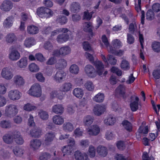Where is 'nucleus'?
I'll return each mask as SVG.
<instances>
[{
  "label": "nucleus",
  "mask_w": 160,
  "mask_h": 160,
  "mask_svg": "<svg viewBox=\"0 0 160 160\" xmlns=\"http://www.w3.org/2000/svg\"><path fill=\"white\" fill-rule=\"evenodd\" d=\"M67 65V62L64 59H59L57 64H56V66L57 68H62L65 67Z\"/></svg>",
  "instance_id": "obj_34"
},
{
  "label": "nucleus",
  "mask_w": 160,
  "mask_h": 160,
  "mask_svg": "<svg viewBox=\"0 0 160 160\" xmlns=\"http://www.w3.org/2000/svg\"><path fill=\"white\" fill-rule=\"evenodd\" d=\"M20 56V53L17 50L12 51L9 54V58L12 61H16L19 58Z\"/></svg>",
  "instance_id": "obj_14"
},
{
  "label": "nucleus",
  "mask_w": 160,
  "mask_h": 160,
  "mask_svg": "<svg viewBox=\"0 0 160 160\" xmlns=\"http://www.w3.org/2000/svg\"><path fill=\"white\" fill-rule=\"evenodd\" d=\"M3 140L5 143L8 144H10L13 142V137L12 134H7L3 136Z\"/></svg>",
  "instance_id": "obj_29"
},
{
  "label": "nucleus",
  "mask_w": 160,
  "mask_h": 160,
  "mask_svg": "<svg viewBox=\"0 0 160 160\" xmlns=\"http://www.w3.org/2000/svg\"><path fill=\"white\" fill-rule=\"evenodd\" d=\"M55 137L54 133L52 132H48L44 136V143L46 145H50Z\"/></svg>",
  "instance_id": "obj_7"
},
{
  "label": "nucleus",
  "mask_w": 160,
  "mask_h": 160,
  "mask_svg": "<svg viewBox=\"0 0 160 160\" xmlns=\"http://www.w3.org/2000/svg\"><path fill=\"white\" fill-rule=\"evenodd\" d=\"M105 110L104 107L99 105H95L93 109L95 115L100 116L102 114Z\"/></svg>",
  "instance_id": "obj_13"
},
{
  "label": "nucleus",
  "mask_w": 160,
  "mask_h": 160,
  "mask_svg": "<svg viewBox=\"0 0 160 160\" xmlns=\"http://www.w3.org/2000/svg\"><path fill=\"white\" fill-rule=\"evenodd\" d=\"M152 47L153 50L156 52H160V43L159 42H154L152 44Z\"/></svg>",
  "instance_id": "obj_42"
},
{
  "label": "nucleus",
  "mask_w": 160,
  "mask_h": 160,
  "mask_svg": "<svg viewBox=\"0 0 160 160\" xmlns=\"http://www.w3.org/2000/svg\"><path fill=\"white\" fill-rule=\"evenodd\" d=\"M20 92L18 90H12L9 92L8 96L10 99L16 100L20 98Z\"/></svg>",
  "instance_id": "obj_8"
},
{
  "label": "nucleus",
  "mask_w": 160,
  "mask_h": 160,
  "mask_svg": "<svg viewBox=\"0 0 160 160\" xmlns=\"http://www.w3.org/2000/svg\"><path fill=\"white\" fill-rule=\"evenodd\" d=\"M112 44L115 49L119 48L121 46V42L117 39L113 40L112 41Z\"/></svg>",
  "instance_id": "obj_54"
},
{
  "label": "nucleus",
  "mask_w": 160,
  "mask_h": 160,
  "mask_svg": "<svg viewBox=\"0 0 160 160\" xmlns=\"http://www.w3.org/2000/svg\"><path fill=\"white\" fill-rule=\"evenodd\" d=\"M104 123L107 125H113L115 122V119L112 116H109L104 120Z\"/></svg>",
  "instance_id": "obj_39"
},
{
  "label": "nucleus",
  "mask_w": 160,
  "mask_h": 160,
  "mask_svg": "<svg viewBox=\"0 0 160 160\" xmlns=\"http://www.w3.org/2000/svg\"><path fill=\"white\" fill-rule=\"evenodd\" d=\"M92 23L90 22H85L83 26V30L86 32L90 33V35L92 36L93 33L92 31Z\"/></svg>",
  "instance_id": "obj_27"
},
{
  "label": "nucleus",
  "mask_w": 160,
  "mask_h": 160,
  "mask_svg": "<svg viewBox=\"0 0 160 160\" xmlns=\"http://www.w3.org/2000/svg\"><path fill=\"white\" fill-rule=\"evenodd\" d=\"M90 53L86 52L85 56L92 63H94L97 69L98 74L99 75H102L104 67L102 63L98 60L94 62V52L93 50H91Z\"/></svg>",
  "instance_id": "obj_1"
},
{
  "label": "nucleus",
  "mask_w": 160,
  "mask_h": 160,
  "mask_svg": "<svg viewBox=\"0 0 160 160\" xmlns=\"http://www.w3.org/2000/svg\"><path fill=\"white\" fill-rule=\"evenodd\" d=\"M97 152L99 156L105 157L108 154V150L106 148L101 146L97 148Z\"/></svg>",
  "instance_id": "obj_17"
},
{
  "label": "nucleus",
  "mask_w": 160,
  "mask_h": 160,
  "mask_svg": "<svg viewBox=\"0 0 160 160\" xmlns=\"http://www.w3.org/2000/svg\"><path fill=\"white\" fill-rule=\"evenodd\" d=\"M71 49L68 46H65L60 48L59 50L60 55L65 56L70 53Z\"/></svg>",
  "instance_id": "obj_22"
},
{
  "label": "nucleus",
  "mask_w": 160,
  "mask_h": 160,
  "mask_svg": "<svg viewBox=\"0 0 160 160\" xmlns=\"http://www.w3.org/2000/svg\"><path fill=\"white\" fill-rule=\"evenodd\" d=\"M107 59L110 64L113 65L116 64L117 60L112 55H108L107 57Z\"/></svg>",
  "instance_id": "obj_52"
},
{
  "label": "nucleus",
  "mask_w": 160,
  "mask_h": 160,
  "mask_svg": "<svg viewBox=\"0 0 160 160\" xmlns=\"http://www.w3.org/2000/svg\"><path fill=\"white\" fill-rule=\"evenodd\" d=\"M36 78L39 82H43L45 81V78L43 76L41 72H38L35 75Z\"/></svg>",
  "instance_id": "obj_56"
},
{
  "label": "nucleus",
  "mask_w": 160,
  "mask_h": 160,
  "mask_svg": "<svg viewBox=\"0 0 160 160\" xmlns=\"http://www.w3.org/2000/svg\"><path fill=\"white\" fill-rule=\"evenodd\" d=\"M84 86L89 91L93 90L94 88V86L92 82L90 81H87L85 83Z\"/></svg>",
  "instance_id": "obj_51"
},
{
  "label": "nucleus",
  "mask_w": 160,
  "mask_h": 160,
  "mask_svg": "<svg viewBox=\"0 0 160 160\" xmlns=\"http://www.w3.org/2000/svg\"><path fill=\"white\" fill-rule=\"evenodd\" d=\"M80 4L78 2H73L70 5V10L72 12L77 13L81 9Z\"/></svg>",
  "instance_id": "obj_15"
},
{
  "label": "nucleus",
  "mask_w": 160,
  "mask_h": 160,
  "mask_svg": "<svg viewBox=\"0 0 160 160\" xmlns=\"http://www.w3.org/2000/svg\"><path fill=\"white\" fill-rule=\"evenodd\" d=\"M2 77L7 80H10L13 77V74L10 70L8 68H4L1 72Z\"/></svg>",
  "instance_id": "obj_9"
},
{
  "label": "nucleus",
  "mask_w": 160,
  "mask_h": 160,
  "mask_svg": "<svg viewBox=\"0 0 160 160\" xmlns=\"http://www.w3.org/2000/svg\"><path fill=\"white\" fill-rule=\"evenodd\" d=\"M83 48L85 50L89 52L91 51V50H92L89 44L87 42H83Z\"/></svg>",
  "instance_id": "obj_60"
},
{
  "label": "nucleus",
  "mask_w": 160,
  "mask_h": 160,
  "mask_svg": "<svg viewBox=\"0 0 160 160\" xmlns=\"http://www.w3.org/2000/svg\"><path fill=\"white\" fill-rule=\"evenodd\" d=\"M6 41L9 43H12L16 40L17 38L14 33H10L7 35L6 37Z\"/></svg>",
  "instance_id": "obj_33"
},
{
  "label": "nucleus",
  "mask_w": 160,
  "mask_h": 160,
  "mask_svg": "<svg viewBox=\"0 0 160 160\" xmlns=\"http://www.w3.org/2000/svg\"><path fill=\"white\" fill-rule=\"evenodd\" d=\"M84 155L86 154L78 151L75 152L74 156L76 160H82L84 158Z\"/></svg>",
  "instance_id": "obj_45"
},
{
  "label": "nucleus",
  "mask_w": 160,
  "mask_h": 160,
  "mask_svg": "<svg viewBox=\"0 0 160 160\" xmlns=\"http://www.w3.org/2000/svg\"><path fill=\"white\" fill-rule=\"evenodd\" d=\"M18 67L21 68H24L28 64L27 60L26 58H22L17 62Z\"/></svg>",
  "instance_id": "obj_35"
},
{
  "label": "nucleus",
  "mask_w": 160,
  "mask_h": 160,
  "mask_svg": "<svg viewBox=\"0 0 160 160\" xmlns=\"http://www.w3.org/2000/svg\"><path fill=\"white\" fill-rule=\"evenodd\" d=\"M68 32H63V33L58 35L57 38V41L59 43H62L67 41L69 38V35L66 33Z\"/></svg>",
  "instance_id": "obj_12"
},
{
  "label": "nucleus",
  "mask_w": 160,
  "mask_h": 160,
  "mask_svg": "<svg viewBox=\"0 0 160 160\" xmlns=\"http://www.w3.org/2000/svg\"><path fill=\"white\" fill-rule=\"evenodd\" d=\"M38 115L40 118L43 120L47 119L49 116L48 112L43 110H40L38 112Z\"/></svg>",
  "instance_id": "obj_41"
},
{
  "label": "nucleus",
  "mask_w": 160,
  "mask_h": 160,
  "mask_svg": "<svg viewBox=\"0 0 160 160\" xmlns=\"http://www.w3.org/2000/svg\"><path fill=\"white\" fill-rule=\"evenodd\" d=\"M57 62V59L54 57L50 58L46 62L47 64L52 65L55 64Z\"/></svg>",
  "instance_id": "obj_64"
},
{
  "label": "nucleus",
  "mask_w": 160,
  "mask_h": 160,
  "mask_svg": "<svg viewBox=\"0 0 160 160\" xmlns=\"http://www.w3.org/2000/svg\"><path fill=\"white\" fill-rule=\"evenodd\" d=\"M28 93L31 96L40 97L41 95V89L40 85L38 83L34 84L28 91Z\"/></svg>",
  "instance_id": "obj_3"
},
{
  "label": "nucleus",
  "mask_w": 160,
  "mask_h": 160,
  "mask_svg": "<svg viewBox=\"0 0 160 160\" xmlns=\"http://www.w3.org/2000/svg\"><path fill=\"white\" fill-rule=\"evenodd\" d=\"M127 42L129 44H132L134 42V38L131 34H127Z\"/></svg>",
  "instance_id": "obj_62"
},
{
  "label": "nucleus",
  "mask_w": 160,
  "mask_h": 160,
  "mask_svg": "<svg viewBox=\"0 0 160 160\" xmlns=\"http://www.w3.org/2000/svg\"><path fill=\"white\" fill-rule=\"evenodd\" d=\"M13 7V3L9 0H5L2 3L0 6L1 9L4 11H9Z\"/></svg>",
  "instance_id": "obj_6"
},
{
  "label": "nucleus",
  "mask_w": 160,
  "mask_h": 160,
  "mask_svg": "<svg viewBox=\"0 0 160 160\" xmlns=\"http://www.w3.org/2000/svg\"><path fill=\"white\" fill-rule=\"evenodd\" d=\"M104 96L102 93H99L93 98V100L97 102H102L104 100Z\"/></svg>",
  "instance_id": "obj_36"
},
{
  "label": "nucleus",
  "mask_w": 160,
  "mask_h": 160,
  "mask_svg": "<svg viewBox=\"0 0 160 160\" xmlns=\"http://www.w3.org/2000/svg\"><path fill=\"white\" fill-rule=\"evenodd\" d=\"M64 130L67 131H72L74 128L73 125L71 122H66L63 125Z\"/></svg>",
  "instance_id": "obj_37"
},
{
  "label": "nucleus",
  "mask_w": 160,
  "mask_h": 160,
  "mask_svg": "<svg viewBox=\"0 0 160 160\" xmlns=\"http://www.w3.org/2000/svg\"><path fill=\"white\" fill-rule=\"evenodd\" d=\"M14 154L18 156H22L23 153V150L18 147H14L13 149Z\"/></svg>",
  "instance_id": "obj_40"
},
{
  "label": "nucleus",
  "mask_w": 160,
  "mask_h": 160,
  "mask_svg": "<svg viewBox=\"0 0 160 160\" xmlns=\"http://www.w3.org/2000/svg\"><path fill=\"white\" fill-rule=\"evenodd\" d=\"M84 71L87 75L91 78H93L97 76L98 72L96 71L92 65L88 64L85 66Z\"/></svg>",
  "instance_id": "obj_5"
},
{
  "label": "nucleus",
  "mask_w": 160,
  "mask_h": 160,
  "mask_svg": "<svg viewBox=\"0 0 160 160\" xmlns=\"http://www.w3.org/2000/svg\"><path fill=\"white\" fill-rule=\"evenodd\" d=\"M42 130L39 127H35L30 130V135L32 137L39 138L42 134Z\"/></svg>",
  "instance_id": "obj_10"
},
{
  "label": "nucleus",
  "mask_w": 160,
  "mask_h": 160,
  "mask_svg": "<svg viewBox=\"0 0 160 160\" xmlns=\"http://www.w3.org/2000/svg\"><path fill=\"white\" fill-rule=\"evenodd\" d=\"M69 71L71 73L76 74L79 72V68L77 65L73 64L69 68Z\"/></svg>",
  "instance_id": "obj_43"
},
{
  "label": "nucleus",
  "mask_w": 160,
  "mask_h": 160,
  "mask_svg": "<svg viewBox=\"0 0 160 160\" xmlns=\"http://www.w3.org/2000/svg\"><path fill=\"white\" fill-rule=\"evenodd\" d=\"M139 100V98L138 97H136L135 101H134L130 103V108L132 111H136L138 109Z\"/></svg>",
  "instance_id": "obj_31"
},
{
  "label": "nucleus",
  "mask_w": 160,
  "mask_h": 160,
  "mask_svg": "<svg viewBox=\"0 0 160 160\" xmlns=\"http://www.w3.org/2000/svg\"><path fill=\"white\" fill-rule=\"evenodd\" d=\"M27 29L28 32L31 34H36L39 31L38 28L33 25L28 26Z\"/></svg>",
  "instance_id": "obj_24"
},
{
  "label": "nucleus",
  "mask_w": 160,
  "mask_h": 160,
  "mask_svg": "<svg viewBox=\"0 0 160 160\" xmlns=\"http://www.w3.org/2000/svg\"><path fill=\"white\" fill-rule=\"evenodd\" d=\"M64 108L62 105L57 104L52 107V111L57 114H62L63 112Z\"/></svg>",
  "instance_id": "obj_16"
},
{
  "label": "nucleus",
  "mask_w": 160,
  "mask_h": 160,
  "mask_svg": "<svg viewBox=\"0 0 160 160\" xmlns=\"http://www.w3.org/2000/svg\"><path fill=\"white\" fill-rule=\"evenodd\" d=\"M66 75V73L62 71L57 72L54 77L55 80L58 82H61L62 78Z\"/></svg>",
  "instance_id": "obj_26"
},
{
  "label": "nucleus",
  "mask_w": 160,
  "mask_h": 160,
  "mask_svg": "<svg viewBox=\"0 0 160 160\" xmlns=\"http://www.w3.org/2000/svg\"><path fill=\"white\" fill-rule=\"evenodd\" d=\"M125 87L124 86L120 85L116 90V94L117 95L122 97L124 98L125 94Z\"/></svg>",
  "instance_id": "obj_19"
},
{
  "label": "nucleus",
  "mask_w": 160,
  "mask_h": 160,
  "mask_svg": "<svg viewBox=\"0 0 160 160\" xmlns=\"http://www.w3.org/2000/svg\"><path fill=\"white\" fill-rule=\"evenodd\" d=\"M30 70L33 72H38L39 70L38 66L35 63H32L29 66Z\"/></svg>",
  "instance_id": "obj_55"
},
{
  "label": "nucleus",
  "mask_w": 160,
  "mask_h": 160,
  "mask_svg": "<svg viewBox=\"0 0 160 160\" xmlns=\"http://www.w3.org/2000/svg\"><path fill=\"white\" fill-rule=\"evenodd\" d=\"M0 126L4 128H7L10 127V122L8 121L4 120L1 122L0 123Z\"/></svg>",
  "instance_id": "obj_58"
},
{
  "label": "nucleus",
  "mask_w": 160,
  "mask_h": 160,
  "mask_svg": "<svg viewBox=\"0 0 160 160\" xmlns=\"http://www.w3.org/2000/svg\"><path fill=\"white\" fill-rule=\"evenodd\" d=\"M14 83L18 86L23 85L24 83V80L23 78L20 75L15 76L13 78Z\"/></svg>",
  "instance_id": "obj_20"
},
{
  "label": "nucleus",
  "mask_w": 160,
  "mask_h": 160,
  "mask_svg": "<svg viewBox=\"0 0 160 160\" xmlns=\"http://www.w3.org/2000/svg\"><path fill=\"white\" fill-rule=\"evenodd\" d=\"M51 157V155L49 153H43L41 156L40 157L41 160H48Z\"/></svg>",
  "instance_id": "obj_57"
},
{
  "label": "nucleus",
  "mask_w": 160,
  "mask_h": 160,
  "mask_svg": "<svg viewBox=\"0 0 160 160\" xmlns=\"http://www.w3.org/2000/svg\"><path fill=\"white\" fill-rule=\"evenodd\" d=\"M36 42L33 38H26L24 41V45L27 47H30L34 45Z\"/></svg>",
  "instance_id": "obj_30"
},
{
  "label": "nucleus",
  "mask_w": 160,
  "mask_h": 160,
  "mask_svg": "<svg viewBox=\"0 0 160 160\" xmlns=\"http://www.w3.org/2000/svg\"><path fill=\"white\" fill-rule=\"evenodd\" d=\"M152 8L154 12H158L160 11V4L159 3H154L152 5Z\"/></svg>",
  "instance_id": "obj_61"
},
{
  "label": "nucleus",
  "mask_w": 160,
  "mask_h": 160,
  "mask_svg": "<svg viewBox=\"0 0 160 160\" xmlns=\"http://www.w3.org/2000/svg\"><path fill=\"white\" fill-rule=\"evenodd\" d=\"M72 85L70 82H66L63 84L60 87V90L64 92H67L72 88Z\"/></svg>",
  "instance_id": "obj_25"
},
{
  "label": "nucleus",
  "mask_w": 160,
  "mask_h": 160,
  "mask_svg": "<svg viewBox=\"0 0 160 160\" xmlns=\"http://www.w3.org/2000/svg\"><path fill=\"white\" fill-rule=\"evenodd\" d=\"M72 148L69 146H64L62 149V151L64 153L63 156H64L65 154H69L72 153Z\"/></svg>",
  "instance_id": "obj_48"
},
{
  "label": "nucleus",
  "mask_w": 160,
  "mask_h": 160,
  "mask_svg": "<svg viewBox=\"0 0 160 160\" xmlns=\"http://www.w3.org/2000/svg\"><path fill=\"white\" fill-rule=\"evenodd\" d=\"M122 124L125 128L128 131L130 132L132 130L131 124L127 120H125L122 122Z\"/></svg>",
  "instance_id": "obj_44"
},
{
  "label": "nucleus",
  "mask_w": 160,
  "mask_h": 160,
  "mask_svg": "<svg viewBox=\"0 0 160 160\" xmlns=\"http://www.w3.org/2000/svg\"><path fill=\"white\" fill-rule=\"evenodd\" d=\"M94 120L93 117L90 115H87L85 116L83 119V122L87 126L91 125Z\"/></svg>",
  "instance_id": "obj_28"
},
{
  "label": "nucleus",
  "mask_w": 160,
  "mask_h": 160,
  "mask_svg": "<svg viewBox=\"0 0 160 160\" xmlns=\"http://www.w3.org/2000/svg\"><path fill=\"white\" fill-rule=\"evenodd\" d=\"M41 142L38 139H33L31 141L30 146L34 150L38 149L41 146Z\"/></svg>",
  "instance_id": "obj_23"
},
{
  "label": "nucleus",
  "mask_w": 160,
  "mask_h": 160,
  "mask_svg": "<svg viewBox=\"0 0 160 160\" xmlns=\"http://www.w3.org/2000/svg\"><path fill=\"white\" fill-rule=\"evenodd\" d=\"M23 108L25 110L30 111L36 109V108L35 106L32 105L31 104L28 103L24 105Z\"/></svg>",
  "instance_id": "obj_53"
},
{
  "label": "nucleus",
  "mask_w": 160,
  "mask_h": 160,
  "mask_svg": "<svg viewBox=\"0 0 160 160\" xmlns=\"http://www.w3.org/2000/svg\"><path fill=\"white\" fill-rule=\"evenodd\" d=\"M121 67L124 70H127L130 67L129 63L128 61L125 60H123L121 64Z\"/></svg>",
  "instance_id": "obj_46"
},
{
  "label": "nucleus",
  "mask_w": 160,
  "mask_h": 160,
  "mask_svg": "<svg viewBox=\"0 0 160 160\" xmlns=\"http://www.w3.org/2000/svg\"><path fill=\"white\" fill-rule=\"evenodd\" d=\"M67 21V18L63 15H60L58 16L56 20L57 22L61 25L65 24Z\"/></svg>",
  "instance_id": "obj_38"
},
{
  "label": "nucleus",
  "mask_w": 160,
  "mask_h": 160,
  "mask_svg": "<svg viewBox=\"0 0 160 160\" xmlns=\"http://www.w3.org/2000/svg\"><path fill=\"white\" fill-rule=\"evenodd\" d=\"M69 30L67 28H58L53 31L51 33V36H53L61 32H68Z\"/></svg>",
  "instance_id": "obj_47"
},
{
  "label": "nucleus",
  "mask_w": 160,
  "mask_h": 160,
  "mask_svg": "<svg viewBox=\"0 0 160 160\" xmlns=\"http://www.w3.org/2000/svg\"><path fill=\"white\" fill-rule=\"evenodd\" d=\"M12 135L15 140L22 136L20 132L18 131H15Z\"/></svg>",
  "instance_id": "obj_63"
},
{
  "label": "nucleus",
  "mask_w": 160,
  "mask_h": 160,
  "mask_svg": "<svg viewBox=\"0 0 160 160\" xmlns=\"http://www.w3.org/2000/svg\"><path fill=\"white\" fill-rule=\"evenodd\" d=\"M72 93L75 97L78 98H82L83 95V90L79 88H75L73 90Z\"/></svg>",
  "instance_id": "obj_32"
},
{
  "label": "nucleus",
  "mask_w": 160,
  "mask_h": 160,
  "mask_svg": "<svg viewBox=\"0 0 160 160\" xmlns=\"http://www.w3.org/2000/svg\"><path fill=\"white\" fill-rule=\"evenodd\" d=\"M148 126H146L144 128H143V127H140L138 130V133L147 134L148 133Z\"/></svg>",
  "instance_id": "obj_59"
},
{
  "label": "nucleus",
  "mask_w": 160,
  "mask_h": 160,
  "mask_svg": "<svg viewBox=\"0 0 160 160\" xmlns=\"http://www.w3.org/2000/svg\"><path fill=\"white\" fill-rule=\"evenodd\" d=\"M37 15L41 18H50L52 16L53 12L50 9L45 7H41L37 9Z\"/></svg>",
  "instance_id": "obj_2"
},
{
  "label": "nucleus",
  "mask_w": 160,
  "mask_h": 160,
  "mask_svg": "<svg viewBox=\"0 0 160 160\" xmlns=\"http://www.w3.org/2000/svg\"><path fill=\"white\" fill-rule=\"evenodd\" d=\"M146 18L149 20H151L154 18V12L150 9L148 10L146 14Z\"/></svg>",
  "instance_id": "obj_50"
},
{
  "label": "nucleus",
  "mask_w": 160,
  "mask_h": 160,
  "mask_svg": "<svg viewBox=\"0 0 160 160\" xmlns=\"http://www.w3.org/2000/svg\"><path fill=\"white\" fill-rule=\"evenodd\" d=\"M96 149L92 145H90L89 148L88 149V155L90 157L93 158L95 156Z\"/></svg>",
  "instance_id": "obj_49"
},
{
  "label": "nucleus",
  "mask_w": 160,
  "mask_h": 160,
  "mask_svg": "<svg viewBox=\"0 0 160 160\" xmlns=\"http://www.w3.org/2000/svg\"><path fill=\"white\" fill-rule=\"evenodd\" d=\"M100 130V128L98 126L94 125L88 128L87 132L90 136H96L99 134Z\"/></svg>",
  "instance_id": "obj_11"
},
{
  "label": "nucleus",
  "mask_w": 160,
  "mask_h": 160,
  "mask_svg": "<svg viewBox=\"0 0 160 160\" xmlns=\"http://www.w3.org/2000/svg\"><path fill=\"white\" fill-rule=\"evenodd\" d=\"M5 112L6 116L8 117H12L17 113L18 109L16 105L10 104L6 107Z\"/></svg>",
  "instance_id": "obj_4"
},
{
  "label": "nucleus",
  "mask_w": 160,
  "mask_h": 160,
  "mask_svg": "<svg viewBox=\"0 0 160 160\" xmlns=\"http://www.w3.org/2000/svg\"><path fill=\"white\" fill-rule=\"evenodd\" d=\"M13 17L10 16L7 18L3 22V26L6 28H9L12 26Z\"/></svg>",
  "instance_id": "obj_18"
},
{
  "label": "nucleus",
  "mask_w": 160,
  "mask_h": 160,
  "mask_svg": "<svg viewBox=\"0 0 160 160\" xmlns=\"http://www.w3.org/2000/svg\"><path fill=\"white\" fill-rule=\"evenodd\" d=\"M52 119L53 122L56 125H62L64 122V119L60 115H55L53 116Z\"/></svg>",
  "instance_id": "obj_21"
}]
</instances>
